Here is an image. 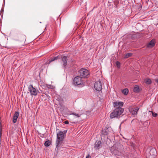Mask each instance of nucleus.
<instances>
[{
	"label": "nucleus",
	"instance_id": "f257e3e1",
	"mask_svg": "<svg viewBox=\"0 0 158 158\" xmlns=\"http://www.w3.org/2000/svg\"><path fill=\"white\" fill-rule=\"evenodd\" d=\"M123 102H115L114 103L113 106L115 109L110 113V117L111 118H118L123 113L124 109L122 107Z\"/></svg>",
	"mask_w": 158,
	"mask_h": 158
},
{
	"label": "nucleus",
	"instance_id": "f03ea898",
	"mask_svg": "<svg viewBox=\"0 0 158 158\" xmlns=\"http://www.w3.org/2000/svg\"><path fill=\"white\" fill-rule=\"evenodd\" d=\"M60 58L61 60V62L63 64V66L64 68H65L67 64V58L65 56L63 55H60L55 57L52 58L51 60H49L46 63L47 64H49L52 62Z\"/></svg>",
	"mask_w": 158,
	"mask_h": 158
},
{
	"label": "nucleus",
	"instance_id": "7ed1b4c3",
	"mask_svg": "<svg viewBox=\"0 0 158 158\" xmlns=\"http://www.w3.org/2000/svg\"><path fill=\"white\" fill-rule=\"evenodd\" d=\"M80 77L84 78H88L89 77V71L85 69H81L79 71Z\"/></svg>",
	"mask_w": 158,
	"mask_h": 158
},
{
	"label": "nucleus",
	"instance_id": "20e7f679",
	"mask_svg": "<svg viewBox=\"0 0 158 158\" xmlns=\"http://www.w3.org/2000/svg\"><path fill=\"white\" fill-rule=\"evenodd\" d=\"M73 84L75 85H84L81 77L79 76H77L74 78L73 81Z\"/></svg>",
	"mask_w": 158,
	"mask_h": 158
},
{
	"label": "nucleus",
	"instance_id": "39448f33",
	"mask_svg": "<svg viewBox=\"0 0 158 158\" xmlns=\"http://www.w3.org/2000/svg\"><path fill=\"white\" fill-rule=\"evenodd\" d=\"M28 91H29L31 95L36 96L37 95V90L32 85H30L28 86Z\"/></svg>",
	"mask_w": 158,
	"mask_h": 158
},
{
	"label": "nucleus",
	"instance_id": "423d86ee",
	"mask_svg": "<svg viewBox=\"0 0 158 158\" xmlns=\"http://www.w3.org/2000/svg\"><path fill=\"white\" fill-rule=\"evenodd\" d=\"M56 149L57 150L60 149L61 148H63L64 147V143L63 140H56Z\"/></svg>",
	"mask_w": 158,
	"mask_h": 158
},
{
	"label": "nucleus",
	"instance_id": "0eeeda50",
	"mask_svg": "<svg viewBox=\"0 0 158 158\" xmlns=\"http://www.w3.org/2000/svg\"><path fill=\"white\" fill-rule=\"evenodd\" d=\"M139 108L136 107H130L129 108V111L133 115H136Z\"/></svg>",
	"mask_w": 158,
	"mask_h": 158
},
{
	"label": "nucleus",
	"instance_id": "6e6552de",
	"mask_svg": "<svg viewBox=\"0 0 158 158\" xmlns=\"http://www.w3.org/2000/svg\"><path fill=\"white\" fill-rule=\"evenodd\" d=\"M95 89L98 91H100L102 89V85L100 81L96 82L94 85Z\"/></svg>",
	"mask_w": 158,
	"mask_h": 158
},
{
	"label": "nucleus",
	"instance_id": "1a4fd4ad",
	"mask_svg": "<svg viewBox=\"0 0 158 158\" xmlns=\"http://www.w3.org/2000/svg\"><path fill=\"white\" fill-rule=\"evenodd\" d=\"M57 139L56 140H64V135L62 131H59L57 133Z\"/></svg>",
	"mask_w": 158,
	"mask_h": 158
},
{
	"label": "nucleus",
	"instance_id": "9d476101",
	"mask_svg": "<svg viewBox=\"0 0 158 158\" xmlns=\"http://www.w3.org/2000/svg\"><path fill=\"white\" fill-rule=\"evenodd\" d=\"M102 147V142L100 141H97L94 144L95 149L98 150L100 148Z\"/></svg>",
	"mask_w": 158,
	"mask_h": 158
},
{
	"label": "nucleus",
	"instance_id": "9b49d317",
	"mask_svg": "<svg viewBox=\"0 0 158 158\" xmlns=\"http://www.w3.org/2000/svg\"><path fill=\"white\" fill-rule=\"evenodd\" d=\"M156 150L155 148H151L150 151V154L151 156H150L151 158H153L156 156Z\"/></svg>",
	"mask_w": 158,
	"mask_h": 158
},
{
	"label": "nucleus",
	"instance_id": "f8f14e48",
	"mask_svg": "<svg viewBox=\"0 0 158 158\" xmlns=\"http://www.w3.org/2000/svg\"><path fill=\"white\" fill-rule=\"evenodd\" d=\"M155 44V41L154 39H152L151 40L147 45L148 48H152L154 47Z\"/></svg>",
	"mask_w": 158,
	"mask_h": 158
},
{
	"label": "nucleus",
	"instance_id": "ddd939ff",
	"mask_svg": "<svg viewBox=\"0 0 158 158\" xmlns=\"http://www.w3.org/2000/svg\"><path fill=\"white\" fill-rule=\"evenodd\" d=\"M133 90L135 92H138L139 91V86L138 85H136L134 87Z\"/></svg>",
	"mask_w": 158,
	"mask_h": 158
},
{
	"label": "nucleus",
	"instance_id": "4468645a",
	"mask_svg": "<svg viewBox=\"0 0 158 158\" xmlns=\"http://www.w3.org/2000/svg\"><path fill=\"white\" fill-rule=\"evenodd\" d=\"M128 91H129L128 89L127 88H126L124 89L122 91V92L125 95H127L128 94Z\"/></svg>",
	"mask_w": 158,
	"mask_h": 158
},
{
	"label": "nucleus",
	"instance_id": "2eb2a0df",
	"mask_svg": "<svg viewBox=\"0 0 158 158\" xmlns=\"http://www.w3.org/2000/svg\"><path fill=\"white\" fill-rule=\"evenodd\" d=\"M50 144V141L49 140H47L44 143V145L46 147H48L49 146Z\"/></svg>",
	"mask_w": 158,
	"mask_h": 158
},
{
	"label": "nucleus",
	"instance_id": "dca6fc26",
	"mask_svg": "<svg viewBox=\"0 0 158 158\" xmlns=\"http://www.w3.org/2000/svg\"><path fill=\"white\" fill-rule=\"evenodd\" d=\"M132 55V54L131 53H128L126 54L124 56V58H128L130 56H131Z\"/></svg>",
	"mask_w": 158,
	"mask_h": 158
},
{
	"label": "nucleus",
	"instance_id": "f3484780",
	"mask_svg": "<svg viewBox=\"0 0 158 158\" xmlns=\"http://www.w3.org/2000/svg\"><path fill=\"white\" fill-rule=\"evenodd\" d=\"M146 82L147 84H150L151 83V81L150 79H147L146 81Z\"/></svg>",
	"mask_w": 158,
	"mask_h": 158
},
{
	"label": "nucleus",
	"instance_id": "a211bd4d",
	"mask_svg": "<svg viewBox=\"0 0 158 158\" xmlns=\"http://www.w3.org/2000/svg\"><path fill=\"white\" fill-rule=\"evenodd\" d=\"M73 114V115H74L76 116L77 117H79L81 115V114L79 115L78 114H76L74 113H73L72 114Z\"/></svg>",
	"mask_w": 158,
	"mask_h": 158
},
{
	"label": "nucleus",
	"instance_id": "6ab92c4d",
	"mask_svg": "<svg viewBox=\"0 0 158 158\" xmlns=\"http://www.w3.org/2000/svg\"><path fill=\"white\" fill-rule=\"evenodd\" d=\"M18 118L13 116V122L14 123H16Z\"/></svg>",
	"mask_w": 158,
	"mask_h": 158
},
{
	"label": "nucleus",
	"instance_id": "aec40b11",
	"mask_svg": "<svg viewBox=\"0 0 158 158\" xmlns=\"http://www.w3.org/2000/svg\"><path fill=\"white\" fill-rule=\"evenodd\" d=\"M19 115V113L18 112H16L14 114V116L18 118Z\"/></svg>",
	"mask_w": 158,
	"mask_h": 158
},
{
	"label": "nucleus",
	"instance_id": "412c9836",
	"mask_svg": "<svg viewBox=\"0 0 158 158\" xmlns=\"http://www.w3.org/2000/svg\"><path fill=\"white\" fill-rule=\"evenodd\" d=\"M151 112H152V116L154 117H156L157 115V114L156 113H154L152 111H151Z\"/></svg>",
	"mask_w": 158,
	"mask_h": 158
},
{
	"label": "nucleus",
	"instance_id": "4be33fe9",
	"mask_svg": "<svg viewBox=\"0 0 158 158\" xmlns=\"http://www.w3.org/2000/svg\"><path fill=\"white\" fill-rule=\"evenodd\" d=\"M116 64L118 67L119 68L120 67V63L119 62L117 61L116 63Z\"/></svg>",
	"mask_w": 158,
	"mask_h": 158
},
{
	"label": "nucleus",
	"instance_id": "5701e85b",
	"mask_svg": "<svg viewBox=\"0 0 158 158\" xmlns=\"http://www.w3.org/2000/svg\"><path fill=\"white\" fill-rule=\"evenodd\" d=\"M64 123L65 124H68L69 123V122L68 121H65L64 122Z\"/></svg>",
	"mask_w": 158,
	"mask_h": 158
},
{
	"label": "nucleus",
	"instance_id": "b1692460",
	"mask_svg": "<svg viewBox=\"0 0 158 158\" xmlns=\"http://www.w3.org/2000/svg\"><path fill=\"white\" fill-rule=\"evenodd\" d=\"M104 135H107L108 133L106 131L105 133H104Z\"/></svg>",
	"mask_w": 158,
	"mask_h": 158
},
{
	"label": "nucleus",
	"instance_id": "393cba45",
	"mask_svg": "<svg viewBox=\"0 0 158 158\" xmlns=\"http://www.w3.org/2000/svg\"><path fill=\"white\" fill-rule=\"evenodd\" d=\"M86 158H91L90 156L89 155L88 156H86Z\"/></svg>",
	"mask_w": 158,
	"mask_h": 158
},
{
	"label": "nucleus",
	"instance_id": "a878e982",
	"mask_svg": "<svg viewBox=\"0 0 158 158\" xmlns=\"http://www.w3.org/2000/svg\"><path fill=\"white\" fill-rule=\"evenodd\" d=\"M47 87L48 88H51V86L47 85Z\"/></svg>",
	"mask_w": 158,
	"mask_h": 158
},
{
	"label": "nucleus",
	"instance_id": "bb28decb",
	"mask_svg": "<svg viewBox=\"0 0 158 158\" xmlns=\"http://www.w3.org/2000/svg\"><path fill=\"white\" fill-rule=\"evenodd\" d=\"M67 130L64 131V134H65L67 132Z\"/></svg>",
	"mask_w": 158,
	"mask_h": 158
},
{
	"label": "nucleus",
	"instance_id": "cd10ccee",
	"mask_svg": "<svg viewBox=\"0 0 158 158\" xmlns=\"http://www.w3.org/2000/svg\"><path fill=\"white\" fill-rule=\"evenodd\" d=\"M3 10L2 9H1V11H0V12H3Z\"/></svg>",
	"mask_w": 158,
	"mask_h": 158
},
{
	"label": "nucleus",
	"instance_id": "c85d7f7f",
	"mask_svg": "<svg viewBox=\"0 0 158 158\" xmlns=\"http://www.w3.org/2000/svg\"><path fill=\"white\" fill-rule=\"evenodd\" d=\"M156 81L158 83V79L157 80H156Z\"/></svg>",
	"mask_w": 158,
	"mask_h": 158
}]
</instances>
